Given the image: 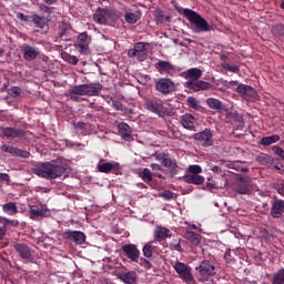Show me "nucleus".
<instances>
[{"label": "nucleus", "mask_w": 284, "mask_h": 284, "mask_svg": "<svg viewBox=\"0 0 284 284\" xmlns=\"http://www.w3.org/2000/svg\"><path fill=\"white\" fill-rule=\"evenodd\" d=\"M68 170V162L58 159L52 162H40L34 169L33 173L45 180H57L61 178Z\"/></svg>", "instance_id": "obj_1"}, {"label": "nucleus", "mask_w": 284, "mask_h": 284, "mask_svg": "<svg viewBox=\"0 0 284 284\" xmlns=\"http://www.w3.org/2000/svg\"><path fill=\"white\" fill-rule=\"evenodd\" d=\"M103 90V84L101 83H83L78 84L73 87L72 89H69V99L74 101L75 103H79L81 100V95H88V97H98L100 92Z\"/></svg>", "instance_id": "obj_2"}, {"label": "nucleus", "mask_w": 284, "mask_h": 284, "mask_svg": "<svg viewBox=\"0 0 284 284\" xmlns=\"http://www.w3.org/2000/svg\"><path fill=\"white\" fill-rule=\"evenodd\" d=\"M217 274V268L210 260H203L195 268V280L197 282H212V278Z\"/></svg>", "instance_id": "obj_3"}, {"label": "nucleus", "mask_w": 284, "mask_h": 284, "mask_svg": "<svg viewBox=\"0 0 284 284\" xmlns=\"http://www.w3.org/2000/svg\"><path fill=\"white\" fill-rule=\"evenodd\" d=\"M183 16L195 27V32L201 33L211 31L212 27L209 24L207 20L201 17L196 11L192 9H183Z\"/></svg>", "instance_id": "obj_4"}, {"label": "nucleus", "mask_w": 284, "mask_h": 284, "mask_svg": "<svg viewBox=\"0 0 284 284\" xmlns=\"http://www.w3.org/2000/svg\"><path fill=\"white\" fill-rule=\"evenodd\" d=\"M144 105L149 112H152L160 118H163L168 113V108H165L164 102L160 98H148L144 101Z\"/></svg>", "instance_id": "obj_5"}, {"label": "nucleus", "mask_w": 284, "mask_h": 284, "mask_svg": "<svg viewBox=\"0 0 284 284\" xmlns=\"http://www.w3.org/2000/svg\"><path fill=\"white\" fill-rule=\"evenodd\" d=\"M232 190L233 192H237L241 195L251 194L254 190L252 179L248 176L240 178L235 183H233Z\"/></svg>", "instance_id": "obj_6"}, {"label": "nucleus", "mask_w": 284, "mask_h": 284, "mask_svg": "<svg viewBox=\"0 0 284 284\" xmlns=\"http://www.w3.org/2000/svg\"><path fill=\"white\" fill-rule=\"evenodd\" d=\"M214 134L210 129H205L204 131L196 132L193 134L194 141L200 143L204 148L213 146L214 145Z\"/></svg>", "instance_id": "obj_7"}, {"label": "nucleus", "mask_w": 284, "mask_h": 284, "mask_svg": "<svg viewBox=\"0 0 284 284\" xmlns=\"http://www.w3.org/2000/svg\"><path fill=\"white\" fill-rule=\"evenodd\" d=\"M173 268L175 270L179 277H181L183 281H194L192 276V268L187 264L176 261L175 264L173 265Z\"/></svg>", "instance_id": "obj_8"}, {"label": "nucleus", "mask_w": 284, "mask_h": 284, "mask_svg": "<svg viewBox=\"0 0 284 284\" xmlns=\"http://www.w3.org/2000/svg\"><path fill=\"white\" fill-rule=\"evenodd\" d=\"M26 136V131L17 128L0 126V138L11 140Z\"/></svg>", "instance_id": "obj_9"}, {"label": "nucleus", "mask_w": 284, "mask_h": 284, "mask_svg": "<svg viewBox=\"0 0 284 284\" xmlns=\"http://www.w3.org/2000/svg\"><path fill=\"white\" fill-rule=\"evenodd\" d=\"M90 41H91V38L89 37L88 32L78 34L77 43H75V48L78 49V52L84 55L90 54V48H89Z\"/></svg>", "instance_id": "obj_10"}, {"label": "nucleus", "mask_w": 284, "mask_h": 284, "mask_svg": "<svg viewBox=\"0 0 284 284\" xmlns=\"http://www.w3.org/2000/svg\"><path fill=\"white\" fill-rule=\"evenodd\" d=\"M20 51L22 53V59H24L27 62H32L40 55L39 48L32 47L28 43H24L20 47Z\"/></svg>", "instance_id": "obj_11"}, {"label": "nucleus", "mask_w": 284, "mask_h": 284, "mask_svg": "<svg viewBox=\"0 0 284 284\" xmlns=\"http://www.w3.org/2000/svg\"><path fill=\"white\" fill-rule=\"evenodd\" d=\"M50 210L45 205H30L29 217L34 221H39L42 217H48Z\"/></svg>", "instance_id": "obj_12"}, {"label": "nucleus", "mask_w": 284, "mask_h": 284, "mask_svg": "<svg viewBox=\"0 0 284 284\" xmlns=\"http://www.w3.org/2000/svg\"><path fill=\"white\" fill-rule=\"evenodd\" d=\"M236 92L240 94V97L243 100H246V101H253L257 99L256 89L247 84H243V83L239 84Z\"/></svg>", "instance_id": "obj_13"}, {"label": "nucleus", "mask_w": 284, "mask_h": 284, "mask_svg": "<svg viewBox=\"0 0 284 284\" xmlns=\"http://www.w3.org/2000/svg\"><path fill=\"white\" fill-rule=\"evenodd\" d=\"M0 150L3 153H9L12 158L18 156L20 159L27 160V159H30L31 156L30 152L21 150L17 146L9 145V144H2L0 146Z\"/></svg>", "instance_id": "obj_14"}, {"label": "nucleus", "mask_w": 284, "mask_h": 284, "mask_svg": "<svg viewBox=\"0 0 284 284\" xmlns=\"http://www.w3.org/2000/svg\"><path fill=\"white\" fill-rule=\"evenodd\" d=\"M63 235L65 240L73 242L75 245H82L87 242V235L81 231L67 230Z\"/></svg>", "instance_id": "obj_15"}, {"label": "nucleus", "mask_w": 284, "mask_h": 284, "mask_svg": "<svg viewBox=\"0 0 284 284\" xmlns=\"http://www.w3.org/2000/svg\"><path fill=\"white\" fill-rule=\"evenodd\" d=\"M184 88L186 89L187 93H196L200 91H206L211 88L210 82L205 81H187L184 83Z\"/></svg>", "instance_id": "obj_16"}, {"label": "nucleus", "mask_w": 284, "mask_h": 284, "mask_svg": "<svg viewBox=\"0 0 284 284\" xmlns=\"http://www.w3.org/2000/svg\"><path fill=\"white\" fill-rule=\"evenodd\" d=\"M98 170L100 173L108 174L111 172L112 174L119 175L120 171H122V168L119 165L118 162H100L98 164Z\"/></svg>", "instance_id": "obj_17"}, {"label": "nucleus", "mask_w": 284, "mask_h": 284, "mask_svg": "<svg viewBox=\"0 0 284 284\" xmlns=\"http://www.w3.org/2000/svg\"><path fill=\"white\" fill-rule=\"evenodd\" d=\"M155 89L162 94H170L175 90V85L170 79L162 78L155 83Z\"/></svg>", "instance_id": "obj_18"}, {"label": "nucleus", "mask_w": 284, "mask_h": 284, "mask_svg": "<svg viewBox=\"0 0 284 284\" xmlns=\"http://www.w3.org/2000/svg\"><path fill=\"white\" fill-rule=\"evenodd\" d=\"M122 253L133 263H138L139 256H141V252H139L135 244L123 245Z\"/></svg>", "instance_id": "obj_19"}, {"label": "nucleus", "mask_w": 284, "mask_h": 284, "mask_svg": "<svg viewBox=\"0 0 284 284\" xmlns=\"http://www.w3.org/2000/svg\"><path fill=\"white\" fill-rule=\"evenodd\" d=\"M13 250H16L21 260L32 262V250L27 244H13Z\"/></svg>", "instance_id": "obj_20"}, {"label": "nucleus", "mask_w": 284, "mask_h": 284, "mask_svg": "<svg viewBox=\"0 0 284 284\" xmlns=\"http://www.w3.org/2000/svg\"><path fill=\"white\" fill-rule=\"evenodd\" d=\"M155 69L159 71L160 74H168L171 75L172 72H176L178 71V67L172 64L169 61H163L160 60L156 64H155Z\"/></svg>", "instance_id": "obj_21"}, {"label": "nucleus", "mask_w": 284, "mask_h": 284, "mask_svg": "<svg viewBox=\"0 0 284 284\" xmlns=\"http://www.w3.org/2000/svg\"><path fill=\"white\" fill-rule=\"evenodd\" d=\"M196 121H197V118L191 113H185L181 116V123L183 128H185L189 131H196V125H195Z\"/></svg>", "instance_id": "obj_22"}, {"label": "nucleus", "mask_w": 284, "mask_h": 284, "mask_svg": "<svg viewBox=\"0 0 284 284\" xmlns=\"http://www.w3.org/2000/svg\"><path fill=\"white\" fill-rule=\"evenodd\" d=\"M284 214V201L276 200L271 206L270 216L274 219H280Z\"/></svg>", "instance_id": "obj_23"}, {"label": "nucleus", "mask_w": 284, "mask_h": 284, "mask_svg": "<svg viewBox=\"0 0 284 284\" xmlns=\"http://www.w3.org/2000/svg\"><path fill=\"white\" fill-rule=\"evenodd\" d=\"M118 130L123 140H125L126 142L133 141L132 128H130L126 122H120L118 124Z\"/></svg>", "instance_id": "obj_24"}, {"label": "nucleus", "mask_w": 284, "mask_h": 284, "mask_svg": "<svg viewBox=\"0 0 284 284\" xmlns=\"http://www.w3.org/2000/svg\"><path fill=\"white\" fill-rule=\"evenodd\" d=\"M221 163L229 169L235 170L236 172H243V173L248 172V169L246 166H243L245 162L221 160Z\"/></svg>", "instance_id": "obj_25"}, {"label": "nucleus", "mask_w": 284, "mask_h": 284, "mask_svg": "<svg viewBox=\"0 0 284 284\" xmlns=\"http://www.w3.org/2000/svg\"><path fill=\"white\" fill-rule=\"evenodd\" d=\"M109 17V9L99 8L93 14V21L101 26L106 24Z\"/></svg>", "instance_id": "obj_26"}, {"label": "nucleus", "mask_w": 284, "mask_h": 284, "mask_svg": "<svg viewBox=\"0 0 284 284\" xmlns=\"http://www.w3.org/2000/svg\"><path fill=\"white\" fill-rule=\"evenodd\" d=\"M172 237V231L162 226H158L154 231V240L158 242L165 241Z\"/></svg>", "instance_id": "obj_27"}, {"label": "nucleus", "mask_w": 284, "mask_h": 284, "mask_svg": "<svg viewBox=\"0 0 284 284\" xmlns=\"http://www.w3.org/2000/svg\"><path fill=\"white\" fill-rule=\"evenodd\" d=\"M31 22H33L34 28L43 30L45 27H49L50 19L45 17H40L39 14L30 16Z\"/></svg>", "instance_id": "obj_28"}, {"label": "nucleus", "mask_w": 284, "mask_h": 284, "mask_svg": "<svg viewBox=\"0 0 284 284\" xmlns=\"http://www.w3.org/2000/svg\"><path fill=\"white\" fill-rule=\"evenodd\" d=\"M145 51V42H136L135 44H133L132 49H129L128 51V55L129 58H135L138 54H141Z\"/></svg>", "instance_id": "obj_29"}, {"label": "nucleus", "mask_w": 284, "mask_h": 284, "mask_svg": "<svg viewBox=\"0 0 284 284\" xmlns=\"http://www.w3.org/2000/svg\"><path fill=\"white\" fill-rule=\"evenodd\" d=\"M183 181L186 184H194V185H202L205 183V178H203L202 175H184L183 176Z\"/></svg>", "instance_id": "obj_30"}, {"label": "nucleus", "mask_w": 284, "mask_h": 284, "mask_svg": "<svg viewBox=\"0 0 284 284\" xmlns=\"http://www.w3.org/2000/svg\"><path fill=\"white\" fill-rule=\"evenodd\" d=\"M119 280L125 284H135L136 283V273L131 271L128 273H121Z\"/></svg>", "instance_id": "obj_31"}, {"label": "nucleus", "mask_w": 284, "mask_h": 284, "mask_svg": "<svg viewBox=\"0 0 284 284\" xmlns=\"http://www.w3.org/2000/svg\"><path fill=\"white\" fill-rule=\"evenodd\" d=\"M202 77V70L199 68H191L187 69L185 73V79H189L190 81H197Z\"/></svg>", "instance_id": "obj_32"}, {"label": "nucleus", "mask_w": 284, "mask_h": 284, "mask_svg": "<svg viewBox=\"0 0 284 284\" xmlns=\"http://www.w3.org/2000/svg\"><path fill=\"white\" fill-rule=\"evenodd\" d=\"M256 161L262 165V166H270L274 163V159L272 155H267L265 153H260L256 155Z\"/></svg>", "instance_id": "obj_33"}, {"label": "nucleus", "mask_w": 284, "mask_h": 284, "mask_svg": "<svg viewBox=\"0 0 284 284\" xmlns=\"http://www.w3.org/2000/svg\"><path fill=\"white\" fill-rule=\"evenodd\" d=\"M184 237L195 246L200 245L201 243V235L193 231H186Z\"/></svg>", "instance_id": "obj_34"}, {"label": "nucleus", "mask_w": 284, "mask_h": 284, "mask_svg": "<svg viewBox=\"0 0 284 284\" xmlns=\"http://www.w3.org/2000/svg\"><path fill=\"white\" fill-rule=\"evenodd\" d=\"M206 104L210 106L211 110H214V111H222L224 109L223 102H221L216 98H207Z\"/></svg>", "instance_id": "obj_35"}, {"label": "nucleus", "mask_w": 284, "mask_h": 284, "mask_svg": "<svg viewBox=\"0 0 284 284\" xmlns=\"http://www.w3.org/2000/svg\"><path fill=\"white\" fill-rule=\"evenodd\" d=\"M280 140H281V136L278 134H274L271 136L261 138L260 144L264 146H268L273 143L280 142Z\"/></svg>", "instance_id": "obj_36"}, {"label": "nucleus", "mask_w": 284, "mask_h": 284, "mask_svg": "<svg viewBox=\"0 0 284 284\" xmlns=\"http://www.w3.org/2000/svg\"><path fill=\"white\" fill-rule=\"evenodd\" d=\"M2 212L10 216H14L16 214H18V207H17L16 203L10 202V203L2 205Z\"/></svg>", "instance_id": "obj_37"}, {"label": "nucleus", "mask_w": 284, "mask_h": 284, "mask_svg": "<svg viewBox=\"0 0 284 284\" xmlns=\"http://www.w3.org/2000/svg\"><path fill=\"white\" fill-rule=\"evenodd\" d=\"M124 19L128 23L134 24L139 20H141V12L136 11L135 13H132V12L126 11L124 14Z\"/></svg>", "instance_id": "obj_38"}, {"label": "nucleus", "mask_w": 284, "mask_h": 284, "mask_svg": "<svg viewBox=\"0 0 284 284\" xmlns=\"http://www.w3.org/2000/svg\"><path fill=\"white\" fill-rule=\"evenodd\" d=\"M271 284H284V268H280L274 273L273 277H271Z\"/></svg>", "instance_id": "obj_39"}, {"label": "nucleus", "mask_w": 284, "mask_h": 284, "mask_svg": "<svg viewBox=\"0 0 284 284\" xmlns=\"http://www.w3.org/2000/svg\"><path fill=\"white\" fill-rule=\"evenodd\" d=\"M154 250L155 245H153V242H149L144 245V247H142V255H144L145 257H152Z\"/></svg>", "instance_id": "obj_40"}, {"label": "nucleus", "mask_w": 284, "mask_h": 284, "mask_svg": "<svg viewBox=\"0 0 284 284\" xmlns=\"http://www.w3.org/2000/svg\"><path fill=\"white\" fill-rule=\"evenodd\" d=\"M140 176L145 183H151L153 181V173L150 169L142 170Z\"/></svg>", "instance_id": "obj_41"}, {"label": "nucleus", "mask_w": 284, "mask_h": 284, "mask_svg": "<svg viewBox=\"0 0 284 284\" xmlns=\"http://www.w3.org/2000/svg\"><path fill=\"white\" fill-rule=\"evenodd\" d=\"M186 105L187 108H191L195 111H199L201 109L200 102L196 100V98L189 97L186 99Z\"/></svg>", "instance_id": "obj_42"}, {"label": "nucleus", "mask_w": 284, "mask_h": 284, "mask_svg": "<svg viewBox=\"0 0 284 284\" xmlns=\"http://www.w3.org/2000/svg\"><path fill=\"white\" fill-rule=\"evenodd\" d=\"M223 70L230 71L232 73H239L240 72V67L237 64H229L226 62H223L221 64Z\"/></svg>", "instance_id": "obj_43"}, {"label": "nucleus", "mask_w": 284, "mask_h": 284, "mask_svg": "<svg viewBox=\"0 0 284 284\" xmlns=\"http://www.w3.org/2000/svg\"><path fill=\"white\" fill-rule=\"evenodd\" d=\"M169 248L172 251H178L179 253H183V248L181 246V240L174 239L171 244H169Z\"/></svg>", "instance_id": "obj_44"}, {"label": "nucleus", "mask_w": 284, "mask_h": 284, "mask_svg": "<svg viewBox=\"0 0 284 284\" xmlns=\"http://www.w3.org/2000/svg\"><path fill=\"white\" fill-rule=\"evenodd\" d=\"M62 59H63L67 63H70V64H72V65H77V64L79 63V59H78L77 57L71 55V54H69V53H67V52H64V53L62 54Z\"/></svg>", "instance_id": "obj_45"}, {"label": "nucleus", "mask_w": 284, "mask_h": 284, "mask_svg": "<svg viewBox=\"0 0 284 284\" xmlns=\"http://www.w3.org/2000/svg\"><path fill=\"white\" fill-rule=\"evenodd\" d=\"M189 175H199L202 173V168L199 164H193L187 166Z\"/></svg>", "instance_id": "obj_46"}, {"label": "nucleus", "mask_w": 284, "mask_h": 284, "mask_svg": "<svg viewBox=\"0 0 284 284\" xmlns=\"http://www.w3.org/2000/svg\"><path fill=\"white\" fill-rule=\"evenodd\" d=\"M273 34L275 37H284V24H275L273 28Z\"/></svg>", "instance_id": "obj_47"}, {"label": "nucleus", "mask_w": 284, "mask_h": 284, "mask_svg": "<svg viewBox=\"0 0 284 284\" xmlns=\"http://www.w3.org/2000/svg\"><path fill=\"white\" fill-rule=\"evenodd\" d=\"M162 166L163 168H175L176 162L174 160H172L171 156L169 155L166 159H164L162 161Z\"/></svg>", "instance_id": "obj_48"}, {"label": "nucleus", "mask_w": 284, "mask_h": 284, "mask_svg": "<svg viewBox=\"0 0 284 284\" xmlns=\"http://www.w3.org/2000/svg\"><path fill=\"white\" fill-rule=\"evenodd\" d=\"M9 94L11 98H18L21 94V88L20 87H11L9 89Z\"/></svg>", "instance_id": "obj_49"}, {"label": "nucleus", "mask_w": 284, "mask_h": 284, "mask_svg": "<svg viewBox=\"0 0 284 284\" xmlns=\"http://www.w3.org/2000/svg\"><path fill=\"white\" fill-rule=\"evenodd\" d=\"M112 101V108L115 109L116 111L119 112H123L124 111V106H123V103L118 101V100H114V99H111Z\"/></svg>", "instance_id": "obj_50"}, {"label": "nucleus", "mask_w": 284, "mask_h": 284, "mask_svg": "<svg viewBox=\"0 0 284 284\" xmlns=\"http://www.w3.org/2000/svg\"><path fill=\"white\" fill-rule=\"evenodd\" d=\"M0 223H1L3 226H7V225L17 226V225H18V221H16V220H8V219H6V217H0Z\"/></svg>", "instance_id": "obj_51"}, {"label": "nucleus", "mask_w": 284, "mask_h": 284, "mask_svg": "<svg viewBox=\"0 0 284 284\" xmlns=\"http://www.w3.org/2000/svg\"><path fill=\"white\" fill-rule=\"evenodd\" d=\"M39 10L42 11L44 14H52L53 8H50L43 3L39 4Z\"/></svg>", "instance_id": "obj_52"}, {"label": "nucleus", "mask_w": 284, "mask_h": 284, "mask_svg": "<svg viewBox=\"0 0 284 284\" xmlns=\"http://www.w3.org/2000/svg\"><path fill=\"white\" fill-rule=\"evenodd\" d=\"M274 153L284 160V149L281 146H273Z\"/></svg>", "instance_id": "obj_53"}, {"label": "nucleus", "mask_w": 284, "mask_h": 284, "mask_svg": "<svg viewBox=\"0 0 284 284\" xmlns=\"http://www.w3.org/2000/svg\"><path fill=\"white\" fill-rule=\"evenodd\" d=\"M155 18H156V23L165 22V16H164L163 11H159Z\"/></svg>", "instance_id": "obj_54"}, {"label": "nucleus", "mask_w": 284, "mask_h": 284, "mask_svg": "<svg viewBox=\"0 0 284 284\" xmlns=\"http://www.w3.org/2000/svg\"><path fill=\"white\" fill-rule=\"evenodd\" d=\"M2 182H11V176L8 173H0V183Z\"/></svg>", "instance_id": "obj_55"}, {"label": "nucleus", "mask_w": 284, "mask_h": 284, "mask_svg": "<svg viewBox=\"0 0 284 284\" xmlns=\"http://www.w3.org/2000/svg\"><path fill=\"white\" fill-rule=\"evenodd\" d=\"M17 18L20 21H24V22L31 21V17L30 16H26L24 13H21V12L17 14Z\"/></svg>", "instance_id": "obj_56"}, {"label": "nucleus", "mask_w": 284, "mask_h": 284, "mask_svg": "<svg viewBox=\"0 0 284 284\" xmlns=\"http://www.w3.org/2000/svg\"><path fill=\"white\" fill-rule=\"evenodd\" d=\"M141 265L148 270L152 268V263L150 262V260L141 258Z\"/></svg>", "instance_id": "obj_57"}, {"label": "nucleus", "mask_w": 284, "mask_h": 284, "mask_svg": "<svg viewBox=\"0 0 284 284\" xmlns=\"http://www.w3.org/2000/svg\"><path fill=\"white\" fill-rule=\"evenodd\" d=\"M85 128H87V123L85 122H77L75 123L77 131H83V130H85Z\"/></svg>", "instance_id": "obj_58"}, {"label": "nucleus", "mask_w": 284, "mask_h": 284, "mask_svg": "<svg viewBox=\"0 0 284 284\" xmlns=\"http://www.w3.org/2000/svg\"><path fill=\"white\" fill-rule=\"evenodd\" d=\"M211 170L214 174H217V175L223 174V170H221L219 165H213Z\"/></svg>", "instance_id": "obj_59"}, {"label": "nucleus", "mask_w": 284, "mask_h": 284, "mask_svg": "<svg viewBox=\"0 0 284 284\" xmlns=\"http://www.w3.org/2000/svg\"><path fill=\"white\" fill-rule=\"evenodd\" d=\"M150 168H151V170H153V171H161V170H162V165L159 164V163H151V164H150Z\"/></svg>", "instance_id": "obj_60"}, {"label": "nucleus", "mask_w": 284, "mask_h": 284, "mask_svg": "<svg viewBox=\"0 0 284 284\" xmlns=\"http://www.w3.org/2000/svg\"><path fill=\"white\" fill-rule=\"evenodd\" d=\"M135 58H138L139 62H144L146 60V54L144 52H141V53H138Z\"/></svg>", "instance_id": "obj_61"}, {"label": "nucleus", "mask_w": 284, "mask_h": 284, "mask_svg": "<svg viewBox=\"0 0 284 284\" xmlns=\"http://www.w3.org/2000/svg\"><path fill=\"white\" fill-rule=\"evenodd\" d=\"M169 156H170V154L160 153V154H158V155L155 156V159H156L158 161H162V162H163V160H165V159L169 158Z\"/></svg>", "instance_id": "obj_62"}, {"label": "nucleus", "mask_w": 284, "mask_h": 284, "mask_svg": "<svg viewBox=\"0 0 284 284\" xmlns=\"http://www.w3.org/2000/svg\"><path fill=\"white\" fill-rule=\"evenodd\" d=\"M7 229L6 227H0V240H2L6 236Z\"/></svg>", "instance_id": "obj_63"}, {"label": "nucleus", "mask_w": 284, "mask_h": 284, "mask_svg": "<svg viewBox=\"0 0 284 284\" xmlns=\"http://www.w3.org/2000/svg\"><path fill=\"white\" fill-rule=\"evenodd\" d=\"M220 59L222 61H227L229 60V53H225V52L221 53Z\"/></svg>", "instance_id": "obj_64"}]
</instances>
